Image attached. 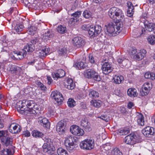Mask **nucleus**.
I'll return each instance as SVG.
<instances>
[{"instance_id": "42", "label": "nucleus", "mask_w": 155, "mask_h": 155, "mask_svg": "<svg viewBox=\"0 0 155 155\" xmlns=\"http://www.w3.org/2000/svg\"><path fill=\"white\" fill-rule=\"evenodd\" d=\"M41 123H42L43 126L44 127L48 128L50 126V122L48 121V120L45 118H43L41 121Z\"/></svg>"}, {"instance_id": "13", "label": "nucleus", "mask_w": 155, "mask_h": 155, "mask_svg": "<svg viewBox=\"0 0 155 155\" xmlns=\"http://www.w3.org/2000/svg\"><path fill=\"white\" fill-rule=\"evenodd\" d=\"M152 87L151 84L149 82H146L143 85L142 89L140 90V93L141 96H144L148 94L149 91Z\"/></svg>"}, {"instance_id": "39", "label": "nucleus", "mask_w": 155, "mask_h": 155, "mask_svg": "<svg viewBox=\"0 0 155 155\" xmlns=\"http://www.w3.org/2000/svg\"><path fill=\"white\" fill-rule=\"evenodd\" d=\"M124 79L123 77L122 76H115L113 78L114 82L116 84H119L121 83Z\"/></svg>"}, {"instance_id": "15", "label": "nucleus", "mask_w": 155, "mask_h": 155, "mask_svg": "<svg viewBox=\"0 0 155 155\" xmlns=\"http://www.w3.org/2000/svg\"><path fill=\"white\" fill-rule=\"evenodd\" d=\"M143 134L147 137H150V136L155 134V129L149 126L147 127L142 130Z\"/></svg>"}, {"instance_id": "12", "label": "nucleus", "mask_w": 155, "mask_h": 155, "mask_svg": "<svg viewBox=\"0 0 155 155\" xmlns=\"http://www.w3.org/2000/svg\"><path fill=\"white\" fill-rule=\"evenodd\" d=\"M51 96L53 98H54L58 104H61L63 100V97L61 94L57 91L52 92Z\"/></svg>"}, {"instance_id": "62", "label": "nucleus", "mask_w": 155, "mask_h": 155, "mask_svg": "<svg viewBox=\"0 0 155 155\" xmlns=\"http://www.w3.org/2000/svg\"><path fill=\"white\" fill-rule=\"evenodd\" d=\"M78 19L77 18H71L69 20V22L70 23H73L77 21Z\"/></svg>"}, {"instance_id": "52", "label": "nucleus", "mask_w": 155, "mask_h": 155, "mask_svg": "<svg viewBox=\"0 0 155 155\" xmlns=\"http://www.w3.org/2000/svg\"><path fill=\"white\" fill-rule=\"evenodd\" d=\"M137 52V49L135 48H132L129 52V54L131 56V57L133 58L134 55Z\"/></svg>"}, {"instance_id": "61", "label": "nucleus", "mask_w": 155, "mask_h": 155, "mask_svg": "<svg viewBox=\"0 0 155 155\" xmlns=\"http://www.w3.org/2000/svg\"><path fill=\"white\" fill-rule=\"evenodd\" d=\"M126 60H125L124 58H119L117 60V62L120 64H124Z\"/></svg>"}, {"instance_id": "11", "label": "nucleus", "mask_w": 155, "mask_h": 155, "mask_svg": "<svg viewBox=\"0 0 155 155\" xmlns=\"http://www.w3.org/2000/svg\"><path fill=\"white\" fill-rule=\"evenodd\" d=\"M72 43L74 45L78 48L83 46L85 44V41L82 38L79 37H76L72 40Z\"/></svg>"}, {"instance_id": "60", "label": "nucleus", "mask_w": 155, "mask_h": 155, "mask_svg": "<svg viewBox=\"0 0 155 155\" xmlns=\"http://www.w3.org/2000/svg\"><path fill=\"white\" fill-rule=\"evenodd\" d=\"M146 31V30H145L144 28H141L140 32L139 34H140V35H138V37H141L143 36L145 34V32Z\"/></svg>"}, {"instance_id": "3", "label": "nucleus", "mask_w": 155, "mask_h": 155, "mask_svg": "<svg viewBox=\"0 0 155 155\" xmlns=\"http://www.w3.org/2000/svg\"><path fill=\"white\" fill-rule=\"evenodd\" d=\"M108 13L110 17L116 22H122V20H124V16L119 8L113 7L109 9Z\"/></svg>"}, {"instance_id": "34", "label": "nucleus", "mask_w": 155, "mask_h": 155, "mask_svg": "<svg viewBox=\"0 0 155 155\" xmlns=\"http://www.w3.org/2000/svg\"><path fill=\"white\" fill-rule=\"evenodd\" d=\"M27 50L26 49H23L19 52H17V60L19 59L20 60L25 57L26 55Z\"/></svg>"}, {"instance_id": "43", "label": "nucleus", "mask_w": 155, "mask_h": 155, "mask_svg": "<svg viewBox=\"0 0 155 155\" xmlns=\"http://www.w3.org/2000/svg\"><path fill=\"white\" fill-rule=\"evenodd\" d=\"M57 153L58 155H68L67 151L61 147H60L58 149Z\"/></svg>"}, {"instance_id": "45", "label": "nucleus", "mask_w": 155, "mask_h": 155, "mask_svg": "<svg viewBox=\"0 0 155 155\" xmlns=\"http://www.w3.org/2000/svg\"><path fill=\"white\" fill-rule=\"evenodd\" d=\"M147 40L150 44L153 45L155 44V35H150L147 38Z\"/></svg>"}, {"instance_id": "35", "label": "nucleus", "mask_w": 155, "mask_h": 155, "mask_svg": "<svg viewBox=\"0 0 155 155\" xmlns=\"http://www.w3.org/2000/svg\"><path fill=\"white\" fill-rule=\"evenodd\" d=\"M125 143L127 144L133 145L134 144V140L131 134L128 135L125 137Z\"/></svg>"}, {"instance_id": "41", "label": "nucleus", "mask_w": 155, "mask_h": 155, "mask_svg": "<svg viewBox=\"0 0 155 155\" xmlns=\"http://www.w3.org/2000/svg\"><path fill=\"white\" fill-rule=\"evenodd\" d=\"M144 77L146 78L153 80L155 79V74L153 73L147 72L145 74Z\"/></svg>"}, {"instance_id": "7", "label": "nucleus", "mask_w": 155, "mask_h": 155, "mask_svg": "<svg viewBox=\"0 0 155 155\" xmlns=\"http://www.w3.org/2000/svg\"><path fill=\"white\" fill-rule=\"evenodd\" d=\"M39 41V38L38 37H35L32 38L27 45L24 48L25 49L27 50L28 53L32 52L35 48V45Z\"/></svg>"}, {"instance_id": "64", "label": "nucleus", "mask_w": 155, "mask_h": 155, "mask_svg": "<svg viewBox=\"0 0 155 155\" xmlns=\"http://www.w3.org/2000/svg\"><path fill=\"white\" fill-rule=\"evenodd\" d=\"M4 127V121L3 120L0 119V128L2 129Z\"/></svg>"}, {"instance_id": "18", "label": "nucleus", "mask_w": 155, "mask_h": 155, "mask_svg": "<svg viewBox=\"0 0 155 155\" xmlns=\"http://www.w3.org/2000/svg\"><path fill=\"white\" fill-rule=\"evenodd\" d=\"M81 125L83 127L84 130L87 132H89L91 130L90 123L85 119H82L81 121Z\"/></svg>"}, {"instance_id": "22", "label": "nucleus", "mask_w": 155, "mask_h": 155, "mask_svg": "<svg viewBox=\"0 0 155 155\" xmlns=\"http://www.w3.org/2000/svg\"><path fill=\"white\" fill-rule=\"evenodd\" d=\"M146 53V51L143 49L134 55L133 58L137 61H140L145 56Z\"/></svg>"}, {"instance_id": "56", "label": "nucleus", "mask_w": 155, "mask_h": 155, "mask_svg": "<svg viewBox=\"0 0 155 155\" xmlns=\"http://www.w3.org/2000/svg\"><path fill=\"white\" fill-rule=\"evenodd\" d=\"M8 132L7 130H1L0 131V138L5 137L6 136H8Z\"/></svg>"}, {"instance_id": "6", "label": "nucleus", "mask_w": 155, "mask_h": 155, "mask_svg": "<svg viewBox=\"0 0 155 155\" xmlns=\"http://www.w3.org/2000/svg\"><path fill=\"white\" fill-rule=\"evenodd\" d=\"M94 140L92 138L87 139L82 141L80 144L81 149L90 150L93 148L94 143Z\"/></svg>"}, {"instance_id": "59", "label": "nucleus", "mask_w": 155, "mask_h": 155, "mask_svg": "<svg viewBox=\"0 0 155 155\" xmlns=\"http://www.w3.org/2000/svg\"><path fill=\"white\" fill-rule=\"evenodd\" d=\"M88 57L89 62L92 64L94 63L95 61L93 55L91 54H89Z\"/></svg>"}, {"instance_id": "58", "label": "nucleus", "mask_w": 155, "mask_h": 155, "mask_svg": "<svg viewBox=\"0 0 155 155\" xmlns=\"http://www.w3.org/2000/svg\"><path fill=\"white\" fill-rule=\"evenodd\" d=\"M102 147L104 148V150L106 151H108L111 149L110 143H107L103 145Z\"/></svg>"}, {"instance_id": "49", "label": "nucleus", "mask_w": 155, "mask_h": 155, "mask_svg": "<svg viewBox=\"0 0 155 155\" xmlns=\"http://www.w3.org/2000/svg\"><path fill=\"white\" fill-rule=\"evenodd\" d=\"M67 103L68 106L71 107H73L76 105L75 101L72 98H69L68 99Z\"/></svg>"}, {"instance_id": "46", "label": "nucleus", "mask_w": 155, "mask_h": 155, "mask_svg": "<svg viewBox=\"0 0 155 155\" xmlns=\"http://www.w3.org/2000/svg\"><path fill=\"white\" fill-rule=\"evenodd\" d=\"M89 95L92 98H94L98 97L99 94L96 91L93 90L89 92Z\"/></svg>"}, {"instance_id": "5", "label": "nucleus", "mask_w": 155, "mask_h": 155, "mask_svg": "<svg viewBox=\"0 0 155 155\" xmlns=\"http://www.w3.org/2000/svg\"><path fill=\"white\" fill-rule=\"evenodd\" d=\"M84 74L85 78L96 81H99L101 80L100 76L98 73L92 69H88L86 70L84 72Z\"/></svg>"}, {"instance_id": "33", "label": "nucleus", "mask_w": 155, "mask_h": 155, "mask_svg": "<svg viewBox=\"0 0 155 155\" xmlns=\"http://www.w3.org/2000/svg\"><path fill=\"white\" fill-rule=\"evenodd\" d=\"M127 93L128 95L131 97H136L138 95V93L136 90L133 88L129 89L127 90Z\"/></svg>"}, {"instance_id": "14", "label": "nucleus", "mask_w": 155, "mask_h": 155, "mask_svg": "<svg viewBox=\"0 0 155 155\" xmlns=\"http://www.w3.org/2000/svg\"><path fill=\"white\" fill-rule=\"evenodd\" d=\"M111 64H110L108 62H105L102 65V69L103 72L105 74H108L111 72L113 70Z\"/></svg>"}, {"instance_id": "20", "label": "nucleus", "mask_w": 155, "mask_h": 155, "mask_svg": "<svg viewBox=\"0 0 155 155\" xmlns=\"http://www.w3.org/2000/svg\"><path fill=\"white\" fill-rule=\"evenodd\" d=\"M81 125L83 127L84 130L87 132H89L91 130L90 123L85 119H82L81 121Z\"/></svg>"}, {"instance_id": "2", "label": "nucleus", "mask_w": 155, "mask_h": 155, "mask_svg": "<svg viewBox=\"0 0 155 155\" xmlns=\"http://www.w3.org/2000/svg\"><path fill=\"white\" fill-rule=\"evenodd\" d=\"M115 24L111 23L105 26L107 34L111 36H115L120 33L122 29V22H115Z\"/></svg>"}, {"instance_id": "23", "label": "nucleus", "mask_w": 155, "mask_h": 155, "mask_svg": "<svg viewBox=\"0 0 155 155\" xmlns=\"http://www.w3.org/2000/svg\"><path fill=\"white\" fill-rule=\"evenodd\" d=\"M64 86L66 88L69 90H72L75 87V85L73 80L69 78L64 82Z\"/></svg>"}, {"instance_id": "63", "label": "nucleus", "mask_w": 155, "mask_h": 155, "mask_svg": "<svg viewBox=\"0 0 155 155\" xmlns=\"http://www.w3.org/2000/svg\"><path fill=\"white\" fill-rule=\"evenodd\" d=\"M80 107L81 108L82 110L85 109L87 108L85 104L83 102H82L80 104Z\"/></svg>"}, {"instance_id": "50", "label": "nucleus", "mask_w": 155, "mask_h": 155, "mask_svg": "<svg viewBox=\"0 0 155 155\" xmlns=\"http://www.w3.org/2000/svg\"><path fill=\"white\" fill-rule=\"evenodd\" d=\"M67 52V50L66 48L63 47L60 48L58 51V53L61 55H64L66 54Z\"/></svg>"}, {"instance_id": "30", "label": "nucleus", "mask_w": 155, "mask_h": 155, "mask_svg": "<svg viewBox=\"0 0 155 155\" xmlns=\"http://www.w3.org/2000/svg\"><path fill=\"white\" fill-rule=\"evenodd\" d=\"M128 9L127 11V13L129 17L132 16L134 12V7L131 2H128L127 3Z\"/></svg>"}, {"instance_id": "24", "label": "nucleus", "mask_w": 155, "mask_h": 155, "mask_svg": "<svg viewBox=\"0 0 155 155\" xmlns=\"http://www.w3.org/2000/svg\"><path fill=\"white\" fill-rule=\"evenodd\" d=\"M43 140L46 143H45L43 146L42 149L48 148L49 147H51L53 146V140L48 137H45L43 138Z\"/></svg>"}, {"instance_id": "40", "label": "nucleus", "mask_w": 155, "mask_h": 155, "mask_svg": "<svg viewBox=\"0 0 155 155\" xmlns=\"http://www.w3.org/2000/svg\"><path fill=\"white\" fill-rule=\"evenodd\" d=\"M37 28L35 26H31L28 27L27 32L28 34L31 35H33L36 33Z\"/></svg>"}, {"instance_id": "31", "label": "nucleus", "mask_w": 155, "mask_h": 155, "mask_svg": "<svg viewBox=\"0 0 155 155\" xmlns=\"http://www.w3.org/2000/svg\"><path fill=\"white\" fill-rule=\"evenodd\" d=\"M54 34L52 31L50 30L48 31L43 35V38L44 40H49L53 37Z\"/></svg>"}, {"instance_id": "8", "label": "nucleus", "mask_w": 155, "mask_h": 155, "mask_svg": "<svg viewBox=\"0 0 155 155\" xmlns=\"http://www.w3.org/2000/svg\"><path fill=\"white\" fill-rule=\"evenodd\" d=\"M101 27L99 25L90 26L88 30V33L91 36L94 37L97 36L101 31Z\"/></svg>"}, {"instance_id": "48", "label": "nucleus", "mask_w": 155, "mask_h": 155, "mask_svg": "<svg viewBox=\"0 0 155 155\" xmlns=\"http://www.w3.org/2000/svg\"><path fill=\"white\" fill-rule=\"evenodd\" d=\"M112 155H123V153L120 150L117 148H114L112 151Z\"/></svg>"}, {"instance_id": "4", "label": "nucleus", "mask_w": 155, "mask_h": 155, "mask_svg": "<svg viewBox=\"0 0 155 155\" xmlns=\"http://www.w3.org/2000/svg\"><path fill=\"white\" fill-rule=\"evenodd\" d=\"M76 137L73 136H68L66 138L64 144L66 149L69 152H72L74 147V145L78 141Z\"/></svg>"}, {"instance_id": "10", "label": "nucleus", "mask_w": 155, "mask_h": 155, "mask_svg": "<svg viewBox=\"0 0 155 155\" xmlns=\"http://www.w3.org/2000/svg\"><path fill=\"white\" fill-rule=\"evenodd\" d=\"M70 130L73 134L76 136H82L84 134L83 130L76 125L72 126L70 127Z\"/></svg>"}, {"instance_id": "16", "label": "nucleus", "mask_w": 155, "mask_h": 155, "mask_svg": "<svg viewBox=\"0 0 155 155\" xmlns=\"http://www.w3.org/2000/svg\"><path fill=\"white\" fill-rule=\"evenodd\" d=\"M9 131L12 134H16L20 132L21 130V127L15 123L12 124L9 127Z\"/></svg>"}, {"instance_id": "26", "label": "nucleus", "mask_w": 155, "mask_h": 155, "mask_svg": "<svg viewBox=\"0 0 155 155\" xmlns=\"http://www.w3.org/2000/svg\"><path fill=\"white\" fill-rule=\"evenodd\" d=\"M135 118L139 125L141 126L144 125L145 122L144 119V117L141 113H138Z\"/></svg>"}, {"instance_id": "32", "label": "nucleus", "mask_w": 155, "mask_h": 155, "mask_svg": "<svg viewBox=\"0 0 155 155\" xmlns=\"http://www.w3.org/2000/svg\"><path fill=\"white\" fill-rule=\"evenodd\" d=\"M131 134L134 144L136 143L141 142L142 141V139L140 136L137 133H132Z\"/></svg>"}, {"instance_id": "54", "label": "nucleus", "mask_w": 155, "mask_h": 155, "mask_svg": "<svg viewBox=\"0 0 155 155\" xmlns=\"http://www.w3.org/2000/svg\"><path fill=\"white\" fill-rule=\"evenodd\" d=\"M81 14V11H77L74 13L71 14V16H73L74 17V18H77H77H78L79 17Z\"/></svg>"}, {"instance_id": "53", "label": "nucleus", "mask_w": 155, "mask_h": 155, "mask_svg": "<svg viewBox=\"0 0 155 155\" xmlns=\"http://www.w3.org/2000/svg\"><path fill=\"white\" fill-rule=\"evenodd\" d=\"M128 131H126L124 129H119L117 131V133L120 135H125L128 133Z\"/></svg>"}, {"instance_id": "25", "label": "nucleus", "mask_w": 155, "mask_h": 155, "mask_svg": "<svg viewBox=\"0 0 155 155\" xmlns=\"http://www.w3.org/2000/svg\"><path fill=\"white\" fill-rule=\"evenodd\" d=\"M10 71L11 73L18 75L21 71V68L15 65H12L10 67Z\"/></svg>"}, {"instance_id": "47", "label": "nucleus", "mask_w": 155, "mask_h": 155, "mask_svg": "<svg viewBox=\"0 0 155 155\" xmlns=\"http://www.w3.org/2000/svg\"><path fill=\"white\" fill-rule=\"evenodd\" d=\"M83 15L84 18L88 19L91 17V13L90 11L85 10L84 11Z\"/></svg>"}, {"instance_id": "9", "label": "nucleus", "mask_w": 155, "mask_h": 155, "mask_svg": "<svg viewBox=\"0 0 155 155\" xmlns=\"http://www.w3.org/2000/svg\"><path fill=\"white\" fill-rule=\"evenodd\" d=\"M66 120L63 119L59 122L56 126V131L59 134H62L66 130Z\"/></svg>"}, {"instance_id": "1", "label": "nucleus", "mask_w": 155, "mask_h": 155, "mask_svg": "<svg viewBox=\"0 0 155 155\" xmlns=\"http://www.w3.org/2000/svg\"><path fill=\"white\" fill-rule=\"evenodd\" d=\"M20 102L21 104L18 105L17 109L18 111L20 113L29 116V114L37 113V110L38 109L36 107L37 105H35L33 101L24 100L19 103Z\"/></svg>"}, {"instance_id": "36", "label": "nucleus", "mask_w": 155, "mask_h": 155, "mask_svg": "<svg viewBox=\"0 0 155 155\" xmlns=\"http://www.w3.org/2000/svg\"><path fill=\"white\" fill-rule=\"evenodd\" d=\"M87 65V64L86 63H84L83 62H80L76 63L74 65V66L77 68L78 69H84L86 68Z\"/></svg>"}, {"instance_id": "51", "label": "nucleus", "mask_w": 155, "mask_h": 155, "mask_svg": "<svg viewBox=\"0 0 155 155\" xmlns=\"http://www.w3.org/2000/svg\"><path fill=\"white\" fill-rule=\"evenodd\" d=\"M36 83L38 86L41 88V90L43 91L46 90V87L44 85L41 83L40 81H37L36 82Z\"/></svg>"}, {"instance_id": "19", "label": "nucleus", "mask_w": 155, "mask_h": 155, "mask_svg": "<svg viewBox=\"0 0 155 155\" xmlns=\"http://www.w3.org/2000/svg\"><path fill=\"white\" fill-rule=\"evenodd\" d=\"M81 125L83 127L84 130L87 132H89L91 130L90 123L85 119H82L81 121Z\"/></svg>"}, {"instance_id": "55", "label": "nucleus", "mask_w": 155, "mask_h": 155, "mask_svg": "<svg viewBox=\"0 0 155 155\" xmlns=\"http://www.w3.org/2000/svg\"><path fill=\"white\" fill-rule=\"evenodd\" d=\"M97 118H100L106 122H108L109 120V117L107 115H102L101 116L98 117Z\"/></svg>"}, {"instance_id": "21", "label": "nucleus", "mask_w": 155, "mask_h": 155, "mask_svg": "<svg viewBox=\"0 0 155 155\" xmlns=\"http://www.w3.org/2000/svg\"><path fill=\"white\" fill-rule=\"evenodd\" d=\"M65 74V71L62 69H59L57 70L56 72L53 73L52 74L53 78L54 79L56 80L58 78H61L64 77Z\"/></svg>"}, {"instance_id": "28", "label": "nucleus", "mask_w": 155, "mask_h": 155, "mask_svg": "<svg viewBox=\"0 0 155 155\" xmlns=\"http://www.w3.org/2000/svg\"><path fill=\"white\" fill-rule=\"evenodd\" d=\"M14 153L11 149L5 148L1 150L0 154L1 155H12Z\"/></svg>"}, {"instance_id": "17", "label": "nucleus", "mask_w": 155, "mask_h": 155, "mask_svg": "<svg viewBox=\"0 0 155 155\" xmlns=\"http://www.w3.org/2000/svg\"><path fill=\"white\" fill-rule=\"evenodd\" d=\"M144 25L147 30L153 32L155 34V23L150 22L147 20L144 22Z\"/></svg>"}, {"instance_id": "44", "label": "nucleus", "mask_w": 155, "mask_h": 155, "mask_svg": "<svg viewBox=\"0 0 155 155\" xmlns=\"http://www.w3.org/2000/svg\"><path fill=\"white\" fill-rule=\"evenodd\" d=\"M56 29L57 31L61 34H64L66 32V27H63L61 25L58 26Z\"/></svg>"}, {"instance_id": "29", "label": "nucleus", "mask_w": 155, "mask_h": 155, "mask_svg": "<svg viewBox=\"0 0 155 155\" xmlns=\"http://www.w3.org/2000/svg\"><path fill=\"white\" fill-rule=\"evenodd\" d=\"M14 26H12L13 28V29L18 34L22 31L23 29L24 28L23 24L21 23H18L14 24Z\"/></svg>"}, {"instance_id": "38", "label": "nucleus", "mask_w": 155, "mask_h": 155, "mask_svg": "<svg viewBox=\"0 0 155 155\" xmlns=\"http://www.w3.org/2000/svg\"><path fill=\"white\" fill-rule=\"evenodd\" d=\"M32 135L34 137L38 138H42L43 136V134L41 132L34 130L32 132Z\"/></svg>"}, {"instance_id": "37", "label": "nucleus", "mask_w": 155, "mask_h": 155, "mask_svg": "<svg viewBox=\"0 0 155 155\" xmlns=\"http://www.w3.org/2000/svg\"><path fill=\"white\" fill-rule=\"evenodd\" d=\"M42 149L43 152L45 154H48L53 153L54 151L55 150V148L53 146L51 147H48V148Z\"/></svg>"}, {"instance_id": "57", "label": "nucleus", "mask_w": 155, "mask_h": 155, "mask_svg": "<svg viewBox=\"0 0 155 155\" xmlns=\"http://www.w3.org/2000/svg\"><path fill=\"white\" fill-rule=\"evenodd\" d=\"M46 49H42L39 51V53L40 54L39 56L40 57H44L47 55V53L45 52Z\"/></svg>"}, {"instance_id": "27", "label": "nucleus", "mask_w": 155, "mask_h": 155, "mask_svg": "<svg viewBox=\"0 0 155 155\" xmlns=\"http://www.w3.org/2000/svg\"><path fill=\"white\" fill-rule=\"evenodd\" d=\"M1 140L3 144L6 146L10 145H12L13 140L11 138L9 137L8 135L5 137L2 138Z\"/></svg>"}]
</instances>
